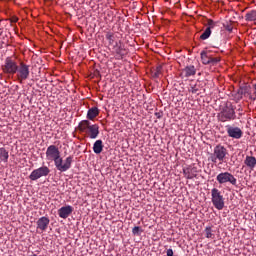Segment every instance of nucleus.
<instances>
[{"mask_svg": "<svg viewBox=\"0 0 256 256\" xmlns=\"http://www.w3.org/2000/svg\"><path fill=\"white\" fill-rule=\"evenodd\" d=\"M77 129L89 139H97L99 137V124H92L89 120L80 121Z\"/></svg>", "mask_w": 256, "mask_h": 256, "instance_id": "1", "label": "nucleus"}, {"mask_svg": "<svg viewBox=\"0 0 256 256\" xmlns=\"http://www.w3.org/2000/svg\"><path fill=\"white\" fill-rule=\"evenodd\" d=\"M227 148L225 146L218 144L216 147H214L213 153L209 156V161L212 163H223L225 162V159H227Z\"/></svg>", "mask_w": 256, "mask_h": 256, "instance_id": "2", "label": "nucleus"}, {"mask_svg": "<svg viewBox=\"0 0 256 256\" xmlns=\"http://www.w3.org/2000/svg\"><path fill=\"white\" fill-rule=\"evenodd\" d=\"M217 117L218 121H221V123H227V121H234V119L237 118V115L235 114V108H233V105L227 104L220 110Z\"/></svg>", "mask_w": 256, "mask_h": 256, "instance_id": "3", "label": "nucleus"}, {"mask_svg": "<svg viewBox=\"0 0 256 256\" xmlns=\"http://www.w3.org/2000/svg\"><path fill=\"white\" fill-rule=\"evenodd\" d=\"M212 204L215 209L221 211L225 207V198L221 195V191L217 188L211 190Z\"/></svg>", "mask_w": 256, "mask_h": 256, "instance_id": "4", "label": "nucleus"}, {"mask_svg": "<svg viewBox=\"0 0 256 256\" xmlns=\"http://www.w3.org/2000/svg\"><path fill=\"white\" fill-rule=\"evenodd\" d=\"M54 165L57 171L65 173V171H69V169H71V165H73V156H68L64 160L63 157L60 156V158L54 162Z\"/></svg>", "mask_w": 256, "mask_h": 256, "instance_id": "5", "label": "nucleus"}, {"mask_svg": "<svg viewBox=\"0 0 256 256\" xmlns=\"http://www.w3.org/2000/svg\"><path fill=\"white\" fill-rule=\"evenodd\" d=\"M31 71L29 70V65L25 64V62H20L18 68L16 70V77L19 83H23V81H27L29 79Z\"/></svg>", "mask_w": 256, "mask_h": 256, "instance_id": "6", "label": "nucleus"}, {"mask_svg": "<svg viewBox=\"0 0 256 256\" xmlns=\"http://www.w3.org/2000/svg\"><path fill=\"white\" fill-rule=\"evenodd\" d=\"M216 181H218L219 185H237V178L231 172H221L216 176Z\"/></svg>", "mask_w": 256, "mask_h": 256, "instance_id": "7", "label": "nucleus"}, {"mask_svg": "<svg viewBox=\"0 0 256 256\" xmlns=\"http://www.w3.org/2000/svg\"><path fill=\"white\" fill-rule=\"evenodd\" d=\"M19 65L11 57L5 59L4 65L2 66L3 73H8L9 75H15L17 73Z\"/></svg>", "mask_w": 256, "mask_h": 256, "instance_id": "8", "label": "nucleus"}, {"mask_svg": "<svg viewBox=\"0 0 256 256\" xmlns=\"http://www.w3.org/2000/svg\"><path fill=\"white\" fill-rule=\"evenodd\" d=\"M61 157V151L56 145H50L46 149V161H50V163H55Z\"/></svg>", "mask_w": 256, "mask_h": 256, "instance_id": "9", "label": "nucleus"}, {"mask_svg": "<svg viewBox=\"0 0 256 256\" xmlns=\"http://www.w3.org/2000/svg\"><path fill=\"white\" fill-rule=\"evenodd\" d=\"M200 55L203 65L215 66L221 61L220 57H213L210 51H202Z\"/></svg>", "mask_w": 256, "mask_h": 256, "instance_id": "10", "label": "nucleus"}, {"mask_svg": "<svg viewBox=\"0 0 256 256\" xmlns=\"http://www.w3.org/2000/svg\"><path fill=\"white\" fill-rule=\"evenodd\" d=\"M49 173H51V170H49V167L42 166L40 168L33 170L29 175V179L31 181H37V179H41V177H47Z\"/></svg>", "mask_w": 256, "mask_h": 256, "instance_id": "11", "label": "nucleus"}, {"mask_svg": "<svg viewBox=\"0 0 256 256\" xmlns=\"http://www.w3.org/2000/svg\"><path fill=\"white\" fill-rule=\"evenodd\" d=\"M113 53L118 61L123 59L127 55V49L125 48V45L121 43V41L116 42V44L113 46Z\"/></svg>", "mask_w": 256, "mask_h": 256, "instance_id": "12", "label": "nucleus"}, {"mask_svg": "<svg viewBox=\"0 0 256 256\" xmlns=\"http://www.w3.org/2000/svg\"><path fill=\"white\" fill-rule=\"evenodd\" d=\"M238 93L244 99H250V101H255V98H254L253 94L251 93V86H249V85L241 86L238 89Z\"/></svg>", "mask_w": 256, "mask_h": 256, "instance_id": "13", "label": "nucleus"}, {"mask_svg": "<svg viewBox=\"0 0 256 256\" xmlns=\"http://www.w3.org/2000/svg\"><path fill=\"white\" fill-rule=\"evenodd\" d=\"M227 133L232 139H241L243 137V131L239 127L228 126Z\"/></svg>", "mask_w": 256, "mask_h": 256, "instance_id": "14", "label": "nucleus"}, {"mask_svg": "<svg viewBox=\"0 0 256 256\" xmlns=\"http://www.w3.org/2000/svg\"><path fill=\"white\" fill-rule=\"evenodd\" d=\"M71 213H73V206L71 205L63 206L58 210L60 219H67Z\"/></svg>", "mask_w": 256, "mask_h": 256, "instance_id": "15", "label": "nucleus"}, {"mask_svg": "<svg viewBox=\"0 0 256 256\" xmlns=\"http://www.w3.org/2000/svg\"><path fill=\"white\" fill-rule=\"evenodd\" d=\"M197 73V69H195V66L190 65L186 66L182 72L181 76L185 79H189V77H194V75Z\"/></svg>", "mask_w": 256, "mask_h": 256, "instance_id": "16", "label": "nucleus"}, {"mask_svg": "<svg viewBox=\"0 0 256 256\" xmlns=\"http://www.w3.org/2000/svg\"><path fill=\"white\" fill-rule=\"evenodd\" d=\"M183 174L187 179H195V177H197V167L188 166L183 169Z\"/></svg>", "mask_w": 256, "mask_h": 256, "instance_id": "17", "label": "nucleus"}, {"mask_svg": "<svg viewBox=\"0 0 256 256\" xmlns=\"http://www.w3.org/2000/svg\"><path fill=\"white\" fill-rule=\"evenodd\" d=\"M49 223H51V220H49L48 217L42 216L37 221V229H40V231H47V227H49Z\"/></svg>", "mask_w": 256, "mask_h": 256, "instance_id": "18", "label": "nucleus"}, {"mask_svg": "<svg viewBox=\"0 0 256 256\" xmlns=\"http://www.w3.org/2000/svg\"><path fill=\"white\" fill-rule=\"evenodd\" d=\"M99 113H100L99 108L92 107L87 112V119L89 121H94L96 117H99Z\"/></svg>", "mask_w": 256, "mask_h": 256, "instance_id": "19", "label": "nucleus"}, {"mask_svg": "<svg viewBox=\"0 0 256 256\" xmlns=\"http://www.w3.org/2000/svg\"><path fill=\"white\" fill-rule=\"evenodd\" d=\"M244 165L248 167L249 169L254 170L256 167V158L255 156H246L244 160Z\"/></svg>", "mask_w": 256, "mask_h": 256, "instance_id": "20", "label": "nucleus"}, {"mask_svg": "<svg viewBox=\"0 0 256 256\" xmlns=\"http://www.w3.org/2000/svg\"><path fill=\"white\" fill-rule=\"evenodd\" d=\"M93 151L96 155H99L103 151V140H97L93 145Z\"/></svg>", "mask_w": 256, "mask_h": 256, "instance_id": "21", "label": "nucleus"}, {"mask_svg": "<svg viewBox=\"0 0 256 256\" xmlns=\"http://www.w3.org/2000/svg\"><path fill=\"white\" fill-rule=\"evenodd\" d=\"M0 160L3 163H7L9 161V151L5 148H0Z\"/></svg>", "mask_w": 256, "mask_h": 256, "instance_id": "22", "label": "nucleus"}, {"mask_svg": "<svg viewBox=\"0 0 256 256\" xmlns=\"http://www.w3.org/2000/svg\"><path fill=\"white\" fill-rule=\"evenodd\" d=\"M106 39H107L109 45H112V47L114 45H116V43H117V36L113 33H107L106 34Z\"/></svg>", "mask_w": 256, "mask_h": 256, "instance_id": "23", "label": "nucleus"}, {"mask_svg": "<svg viewBox=\"0 0 256 256\" xmlns=\"http://www.w3.org/2000/svg\"><path fill=\"white\" fill-rule=\"evenodd\" d=\"M204 235L206 239H215V234L213 233V228L211 226H207L204 229Z\"/></svg>", "mask_w": 256, "mask_h": 256, "instance_id": "24", "label": "nucleus"}, {"mask_svg": "<svg viewBox=\"0 0 256 256\" xmlns=\"http://www.w3.org/2000/svg\"><path fill=\"white\" fill-rule=\"evenodd\" d=\"M246 21H256V10H252L245 15Z\"/></svg>", "mask_w": 256, "mask_h": 256, "instance_id": "25", "label": "nucleus"}, {"mask_svg": "<svg viewBox=\"0 0 256 256\" xmlns=\"http://www.w3.org/2000/svg\"><path fill=\"white\" fill-rule=\"evenodd\" d=\"M211 37V27H207L205 31L201 34L200 39L202 41H205L206 39H209Z\"/></svg>", "mask_w": 256, "mask_h": 256, "instance_id": "26", "label": "nucleus"}, {"mask_svg": "<svg viewBox=\"0 0 256 256\" xmlns=\"http://www.w3.org/2000/svg\"><path fill=\"white\" fill-rule=\"evenodd\" d=\"M163 75V67L162 66H157L156 69L153 72V77L156 79H159Z\"/></svg>", "mask_w": 256, "mask_h": 256, "instance_id": "27", "label": "nucleus"}, {"mask_svg": "<svg viewBox=\"0 0 256 256\" xmlns=\"http://www.w3.org/2000/svg\"><path fill=\"white\" fill-rule=\"evenodd\" d=\"M235 102L239 103V101H241V99H244L242 95L239 94V91L235 94L234 96Z\"/></svg>", "mask_w": 256, "mask_h": 256, "instance_id": "28", "label": "nucleus"}, {"mask_svg": "<svg viewBox=\"0 0 256 256\" xmlns=\"http://www.w3.org/2000/svg\"><path fill=\"white\" fill-rule=\"evenodd\" d=\"M189 91H190V93L195 94V93H198L199 88H197V85H193V86L190 87Z\"/></svg>", "mask_w": 256, "mask_h": 256, "instance_id": "29", "label": "nucleus"}, {"mask_svg": "<svg viewBox=\"0 0 256 256\" xmlns=\"http://www.w3.org/2000/svg\"><path fill=\"white\" fill-rule=\"evenodd\" d=\"M139 231H141V228L139 226H136L132 229L133 235H139Z\"/></svg>", "mask_w": 256, "mask_h": 256, "instance_id": "30", "label": "nucleus"}, {"mask_svg": "<svg viewBox=\"0 0 256 256\" xmlns=\"http://www.w3.org/2000/svg\"><path fill=\"white\" fill-rule=\"evenodd\" d=\"M208 27H210V30L213 29V27H215V22L213 20H208Z\"/></svg>", "mask_w": 256, "mask_h": 256, "instance_id": "31", "label": "nucleus"}, {"mask_svg": "<svg viewBox=\"0 0 256 256\" xmlns=\"http://www.w3.org/2000/svg\"><path fill=\"white\" fill-rule=\"evenodd\" d=\"M18 21H19V18H17V16H13L10 18L11 23H17Z\"/></svg>", "mask_w": 256, "mask_h": 256, "instance_id": "32", "label": "nucleus"}, {"mask_svg": "<svg viewBox=\"0 0 256 256\" xmlns=\"http://www.w3.org/2000/svg\"><path fill=\"white\" fill-rule=\"evenodd\" d=\"M166 255L167 256H173V249H168L167 251H166Z\"/></svg>", "mask_w": 256, "mask_h": 256, "instance_id": "33", "label": "nucleus"}, {"mask_svg": "<svg viewBox=\"0 0 256 256\" xmlns=\"http://www.w3.org/2000/svg\"><path fill=\"white\" fill-rule=\"evenodd\" d=\"M155 116L157 117V119H161V113L156 112V113H155Z\"/></svg>", "mask_w": 256, "mask_h": 256, "instance_id": "34", "label": "nucleus"}, {"mask_svg": "<svg viewBox=\"0 0 256 256\" xmlns=\"http://www.w3.org/2000/svg\"><path fill=\"white\" fill-rule=\"evenodd\" d=\"M254 98L256 99V83L254 84Z\"/></svg>", "mask_w": 256, "mask_h": 256, "instance_id": "35", "label": "nucleus"}]
</instances>
